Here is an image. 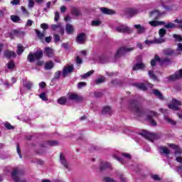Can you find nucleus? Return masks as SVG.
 Wrapping results in <instances>:
<instances>
[{
  "instance_id": "864d4df0",
  "label": "nucleus",
  "mask_w": 182,
  "mask_h": 182,
  "mask_svg": "<svg viewBox=\"0 0 182 182\" xmlns=\"http://www.w3.org/2000/svg\"><path fill=\"white\" fill-rule=\"evenodd\" d=\"M21 11L24 16L27 17L29 16V11H28L25 7L21 6Z\"/></svg>"
},
{
  "instance_id": "603ef678",
  "label": "nucleus",
  "mask_w": 182,
  "mask_h": 182,
  "mask_svg": "<svg viewBox=\"0 0 182 182\" xmlns=\"http://www.w3.org/2000/svg\"><path fill=\"white\" fill-rule=\"evenodd\" d=\"M163 42H164V39L161 38V37L160 38H155L153 41V43H163Z\"/></svg>"
},
{
  "instance_id": "f03ea898",
  "label": "nucleus",
  "mask_w": 182,
  "mask_h": 182,
  "mask_svg": "<svg viewBox=\"0 0 182 182\" xmlns=\"http://www.w3.org/2000/svg\"><path fill=\"white\" fill-rule=\"evenodd\" d=\"M141 136L149 140V141H154V140H159L160 135L148 132L147 131H143L140 133Z\"/></svg>"
},
{
  "instance_id": "20e7f679",
  "label": "nucleus",
  "mask_w": 182,
  "mask_h": 182,
  "mask_svg": "<svg viewBox=\"0 0 182 182\" xmlns=\"http://www.w3.org/2000/svg\"><path fill=\"white\" fill-rule=\"evenodd\" d=\"M115 31L119 33H132L133 30L126 25H121L115 28Z\"/></svg>"
},
{
  "instance_id": "c756f323",
  "label": "nucleus",
  "mask_w": 182,
  "mask_h": 182,
  "mask_svg": "<svg viewBox=\"0 0 182 182\" xmlns=\"http://www.w3.org/2000/svg\"><path fill=\"white\" fill-rule=\"evenodd\" d=\"M101 12H102V14H105V15H113V14H114L113 10L105 7L101 8Z\"/></svg>"
},
{
  "instance_id": "bb28decb",
  "label": "nucleus",
  "mask_w": 182,
  "mask_h": 182,
  "mask_svg": "<svg viewBox=\"0 0 182 182\" xmlns=\"http://www.w3.org/2000/svg\"><path fill=\"white\" fill-rule=\"evenodd\" d=\"M149 16L150 18H154V19H157L159 16H160V11L159 10L152 11L149 14Z\"/></svg>"
},
{
  "instance_id": "052dcab7",
  "label": "nucleus",
  "mask_w": 182,
  "mask_h": 182,
  "mask_svg": "<svg viewBox=\"0 0 182 182\" xmlns=\"http://www.w3.org/2000/svg\"><path fill=\"white\" fill-rule=\"evenodd\" d=\"M41 29H43V31H46V29L49 28V25H48V23H41Z\"/></svg>"
},
{
  "instance_id": "6ab92c4d",
  "label": "nucleus",
  "mask_w": 182,
  "mask_h": 182,
  "mask_svg": "<svg viewBox=\"0 0 182 182\" xmlns=\"http://www.w3.org/2000/svg\"><path fill=\"white\" fill-rule=\"evenodd\" d=\"M112 165L109 162H102L100 166V170L101 171H105V170H107V168H110Z\"/></svg>"
},
{
  "instance_id": "f257e3e1",
  "label": "nucleus",
  "mask_w": 182,
  "mask_h": 182,
  "mask_svg": "<svg viewBox=\"0 0 182 182\" xmlns=\"http://www.w3.org/2000/svg\"><path fill=\"white\" fill-rule=\"evenodd\" d=\"M43 58V51L38 50L34 53H30L27 57L28 60L32 63L35 62V60H39V59H42Z\"/></svg>"
},
{
  "instance_id": "4d7b16f0",
  "label": "nucleus",
  "mask_w": 182,
  "mask_h": 182,
  "mask_svg": "<svg viewBox=\"0 0 182 182\" xmlns=\"http://www.w3.org/2000/svg\"><path fill=\"white\" fill-rule=\"evenodd\" d=\"M48 146H58V141H48L47 142Z\"/></svg>"
},
{
  "instance_id": "4c0bfd02",
  "label": "nucleus",
  "mask_w": 182,
  "mask_h": 182,
  "mask_svg": "<svg viewBox=\"0 0 182 182\" xmlns=\"http://www.w3.org/2000/svg\"><path fill=\"white\" fill-rule=\"evenodd\" d=\"M105 82H106V77H105V76H101L95 80V84L100 85V83H105Z\"/></svg>"
},
{
  "instance_id": "0e129e2a",
  "label": "nucleus",
  "mask_w": 182,
  "mask_h": 182,
  "mask_svg": "<svg viewBox=\"0 0 182 182\" xmlns=\"http://www.w3.org/2000/svg\"><path fill=\"white\" fill-rule=\"evenodd\" d=\"M59 18H60L59 11H55V17H54V21H55V22H58V21H59Z\"/></svg>"
},
{
  "instance_id": "5fc2aeb1",
  "label": "nucleus",
  "mask_w": 182,
  "mask_h": 182,
  "mask_svg": "<svg viewBox=\"0 0 182 182\" xmlns=\"http://www.w3.org/2000/svg\"><path fill=\"white\" fill-rule=\"evenodd\" d=\"M173 38H174L178 42H182V37L180 35L173 34Z\"/></svg>"
},
{
  "instance_id": "39448f33",
  "label": "nucleus",
  "mask_w": 182,
  "mask_h": 182,
  "mask_svg": "<svg viewBox=\"0 0 182 182\" xmlns=\"http://www.w3.org/2000/svg\"><path fill=\"white\" fill-rule=\"evenodd\" d=\"M178 106H182L181 101L173 98L172 99L171 102L168 105V107L172 110H180V107Z\"/></svg>"
},
{
  "instance_id": "a211bd4d",
  "label": "nucleus",
  "mask_w": 182,
  "mask_h": 182,
  "mask_svg": "<svg viewBox=\"0 0 182 182\" xmlns=\"http://www.w3.org/2000/svg\"><path fill=\"white\" fill-rule=\"evenodd\" d=\"M44 53L48 56V58H53V53H55V51L50 47H47L44 49Z\"/></svg>"
},
{
  "instance_id": "c85d7f7f",
  "label": "nucleus",
  "mask_w": 182,
  "mask_h": 182,
  "mask_svg": "<svg viewBox=\"0 0 182 182\" xmlns=\"http://www.w3.org/2000/svg\"><path fill=\"white\" fill-rule=\"evenodd\" d=\"M152 92L154 93V95H155V96H156V97H158V99H160V100H164V97L163 96V94H161V92H160L159 90H153Z\"/></svg>"
},
{
  "instance_id": "e433bc0d",
  "label": "nucleus",
  "mask_w": 182,
  "mask_h": 182,
  "mask_svg": "<svg viewBox=\"0 0 182 182\" xmlns=\"http://www.w3.org/2000/svg\"><path fill=\"white\" fill-rule=\"evenodd\" d=\"M112 113V109L110 107H105L102 109V114H110Z\"/></svg>"
},
{
  "instance_id": "2eb2a0df",
  "label": "nucleus",
  "mask_w": 182,
  "mask_h": 182,
  "mask_svg": "<svg viewBox=\"0 0 182 182\" xmlns=\"http://www.w3.org/2000/svg\"><path fill=\"white\" fill-rule=\"evenodd\" d=\"M182 78V69L178 71H176L175 74L169 77V80H177V79Z\"/></svg>"
},
{
  "instance_id": "7c9ffc66",
  "label": "nucleus",
  "mask_w": 182,
  "mask_h": 182,
  "mask_svg": "<svg viewBox=\"0 0 182 182\" xmlns=\"http://www.w3.org/2000/svg\"><path fill=\"white\" fill-rule=\"evenodd\" d=\"M144 68H145L144 63H136L133 66L132 70H140V69H144Z\"/></svg>"
},
{
  "instance_id": "338daca9",
  "label": "nucleus",
  "mask_w": 182,
  "mask_h": 182,
  "mask_svg": "<svg viewBox=\"0 0 182 182\" xmlns=\"http://www.w3.org/2000/svg\"><path fill=\"white\" fill-rule=\"evenodd\" d=\"M176 50H177L178 52H182V43H178V44H177Z\"/></svg>"
},
{
  "instance_id": "ea45409f",
  "label": "nucleus",
  "mask_w": 182,
  "mask_h": 182,
  "mask_svg": "<svg viewBox=\"0 0 182 182\" xmlns=\"http://www.w3.org/2000/svg\"><path fill=\"white\" fill-rule=\"evenodd\" d=\"M23 47L21 44H18L16 53L18 55H22L23 53Z\"/></svg>"
},
{
  "instance_id": "9d476101",
  "label": "nucleus",
  "mask_w": 182,
  "mask_h": 182,
  "mask_svg": "<svg viewBox=\"0 0 182 182\" xmlns=\"http://www.w3.org/2000/svg\"><path fill=\"white\" fill-rule=\"evenodd\" d=\"M76 42L80 45H83L86 42V33H81L77 36Z\"/></svg>"
},
{
  "instance_id": "37998d69",
  "label": "nucleus",
  "mask_w": 182,
  "mask_h": 182,
  "mask_svg": "<svg viewBox=\"0 0 182 182\" xmlns=\"http://www.w3.org/2000/svg\"><path fill=\"white\" fill-rule=\"evenodd\" d=\"M7 68L10 70H14L15 69V63L14 61H10L7 63Z\"/></svg>"
},
{
  "instance_id": "69168bd1",
  "label": "nucleus",
  "mask_w": 182,
  "mask_h": 182,
  "mask_svg": "<svg viewBox=\"0 0 182 182\" xmlns=\"http://www.w3.org/2000/svg\"><path fill=\"white\" fill-rule=\"evenodd\" d=\"M85 86H86V82H80L77 85L78 89H82V87H85Z\"/></svg>"
},
{
  "instance_id": "8fccbe9b",
  "label": "nucleus",
  "mask_w": 182,
  "mask_h": 182,
  "mask_svg": "<svg viewBox=\"0 0 182 182\" xmlns=\"http://www.w3.org/2000/svg\"><path fill=\"white\" fill-rule=\"evenodd\" d=\"M40 99H42L44 102L48 101V97H46V93L45 92H42L40 95H39Z\"/></svg>"
},
{
  "instance_id": "de8ad7c7",
  "label": "nucleus",
  "mask_w": 182,
  "mask_h": 182,
  "mask_svg": "<svg viewBox=\"0 0 182 182\" xmlns=\"http://www.w3.org/2000/svg\"><path fill=\"white\" fill-rule=\"evenodd\" d=\"M102 24V21L99 20H94L92 21V26H99Z\"/></svg>"
},
{
  "instance_id": "09e8293b",
  "label": "nucleus",
  "mask_w": 182,
  "mask_h": 182,
  "mask_svg": "<svg viewBox=\"0 0 182 182\" xmlns=\"http://www.w3.org/2000/svg\"><path fill=\"white\" fill-rule=\"evenodd\" d=\"M149 76L151 79H153V80H157V77H156L153 71H149Z\"/></svg>"
},
{
  "instance_id": "3c124183",
  "label": "nucleus",
  "mask_w": 182,
  "mask_h": 182,
  "mask_svg": "<svg viewBox=\"0 0 182 182\" xmlns=\"http://www.w3.org/2000/svg\"><path fill=\"white\" fill-rule=\"evenodd\" d=\"M51 5H52V2H50V1L47 2L46 8H44L43 10V12H48V10L50 9Z\"/></svg>"
},
{
  "instance_id": "4be33fe9",
  "label": "nucleus",
  "mask_w": 182,
  "mask_h": 182,
  "mask_svg": "<svg viewBox=\"0 0 182 182\" xmlns=\"http://www.w3.org/2000/svg\"><path fill=\"white\" fill-rule=\"evenodd\" d=\"M65 31L68 33V35H72L73 32H75V28H73V26L70 23H68L65 26Z\"/></svg>"
},
{
  "instance_id": "a18cd8bd",
  "label": "nucleus",
  "mask_w": 182,
  "mask_h": 182,
  "mask_svg": "<svg viewBox=\"0 0 182 182\" xmlns=\"http://www.w3.org/2000/svg\"><path fill=\"white\" fill-rule=\"evenodd\" d=\"M94 73H95L94 70L89 71L87 73L81 75V77L82 79H86V77H89V76H90L91 75H93Z\"/></svg>"
},
{
  "instance_id": "5701e85b",
  "label": "nucleus",
  "mask_w": 182,
  "mask_h": 182,
  "mask_svg": "<svg viewBox=\"0 0 182 182\" xmlns=\"http://www.w3.org/2000/svg\"><path fill=\"white\" fill-rule=\"evenodd\" d=\"M23 87H26L27 90H31L33 86V84L31 81L23 80Z\"/></svg>"
},
{
  "instance_id": "6e6552de",
  "label": "nucleus",
  "mask_w": 182,
  "mask_h": 182,
  "mask_svg": "<svg viewBox=\"0 0 182 182\" xmlns=\"http://www.w3.org/2000/svg\"><path fill=\"white\" fill-rule=\"evenodd\" d=\"M137 14H139V10L137 9H127L125 11V16L129 19L133 18V16H136Z\"/></svg>"
},
{
  "instance_id": "1a4fd4ad",
  "label": "nucleus",
  "mask_w": 182,
  "mask_h": 182,
  "mask_svg": "<svg viewBox=\"0 0 182 182\" xmlns=\"http://www.w3.org/2000/svg\"><path fill=\"white\" fill-rule=\"evenodd\" d=\"M158 114L157 112L150 111L147 115V120H149L151 124V126H157V122L153 120V117H157Z\"/></svg>"
},
{
  "instance_id": "473e14b6",
  "label": "nucleus",
  "mask_w": 182,
  "mask_h": 182,
  "mask_svg": "<svg viewBox=\"0 0 182 182\" xmlns=\"http://www.w3.org/2000/svg\"><path fill=\"white\" fill-rule=\"evenodd\" d=\"M134 85H135L136 87H137L140 90H144V91L147 90V87L146 86V85L143 83L136 82L135 84H134Z\"/></svg>"
},
{
  "instance_id": "79ce46f5",
  "label": "nucleus",
  "mask_w": 182,
  "mask_h": 182,
  "mask_svg": "<svg viewBox=\"0 0 182 182\" xmlns=\"http://www.w3.org/2000/svg\"><path fill=\"white\" fill-rule=\"evenodd\" d=\"M164 25V28H166V29H173V28H176V24L173 23H168L166 24H162Z\"/></svg>"
},
{
  "instance_id": "4468645a",
  "label": "nucleus",
  "mask_w": 182,
  "mask_h": 182,
  "mask_svg": "<svg viewBox=\"0 0 182 182\" xmlns=\"http://www.w3.org/2000/svg\"><path fill=\"white\" fill-rule=\"evenodd\" d=\"M74 67L73 65H67L63 70V76L66 77L69 73H72L73 72Z\"/></svg>"
},
{
  "instance_id": "bf43d9fd",
  "label": "nucleus",
  "mask_w": 182,
  "mask_h": 182,
  "mask_svg": "<svg viewBox=\"0 0 182 182\" xmlns=\"http://www.w3.org/2000/svg\"><path fill=\"white\" fill-rule=\"evenodd\" d=\"M28 8L31 9L35 6V1L33 0H28Z\"/></svg>"
},
{
  "instance_id": "f8f14e48",
  "label": "nucleus",
  "mask_w": 182,
  "mask_h": 182,
  "mask_svg": "<svg viewBox=\"0 0 182 182\" xmlns=\"http://www.w3.org/2000/svg\"><path fill=\"white\" fill-rule=\"evenodd\" d=\"M168 146V147H171V149H173V150H175L174 154L176 157H178V156L181 154L182 151L179 146H177L173 144H169Z\"/></svg>"
},
{
  "instance_id": "0eeeda50",
  "label": "nucleus",
  "mask_w": 182,
  "mask_h": 182,
  "mask_svg": "<svg viewBox=\"0 0 182 182\" xmlns=\"http://www.w3.org/2000/svg\"><path fill=\"white\" fill-rule=\"evenodd\" d=\"M129 107L132 110V112H134L135 113H140L141 112V107L140 104L137 102L136 101H132L129 103Z\"/></svg>"
},
{
  "instance_id": "2f4dec72",
  "label": "nucleus",
  "mask_w": 182,
  "mask_h": 182,
  "mask_svg": "<svg viewBox=\"0 0 182 182\" xmlns=\"http://www.w3.org/2000/svg\"><path fill=\"white\" fill-rule=\"evenodd\" d=\"M163 53L166 56H173V54L174 53V50L171 48H166L163 50Z\"/></svg>"
},
{
  "instance_id": "72a5a7b5",
  "label": "nucleus",
  "mask_w": 182,
  "mask_h": 182,
  "mask_svg": "<svg viewBox=\"0 0 182 182\" xmlns=\"http://www.w3.org/2000/svg\"><path fill=\"white\" fill-rule=\"evenodd\" d=\"M157 62H160V57H159L158 55H155L154 58L151 60V66H152V68H154Z\"/></svg>"
},
{
  "instance_id": "7ed1b4c3",
  "label": "nucleus",
  "mask_w": 182,
  "mask_h": 182,
  "mask_svg": "<svg viewBox=\"0 0 182 182\" xmlns=\"http://www.w3.org/2000/svg\"><path fill=\"white\" fill-rule=\"evenodd\" d=\"M132 50H134V48L122 47L117 51L115 58H122L123 55H125V53H127V52H132Z\"/></svg>"
},
{
  "instance_id": "6e6d98bb",
  "label": "nucleus",
  "mask_w": 182,
  "mask_h": 182,
  "mask_svg": "<svg viewBox=\"0 0 182 182\" xmlns=\"http://www.w3.org/2000/svg\"><path fill=\"white\" fill-rule=\"evenodd\" d=\"M53 38H54V42L55 43H58V42H60V37L59 36V35L54 34Z\"/></svg>"
},
{
  "instance_id": "393cba45",
  "label": "nucleus",
  "mask_w": 182,
  "mask_h": 182,
  "mask_svg": "<svg viewBox=\"0 0 182 182\" xmlns=\"http://www.w3.org/2000/svg\"><path fill=\"white\" fill-rule=\"evenodd\" d=\"M149 25H151V26H160L161 25H166V22L164 21H151L149 22Z\"/></svg>"
},
{
  "instance_id": "f704fd0d",
  "label": "nucleus",
  "mask_w": 182,
  "mask_h": 182,
  "mask_svg": "<svg viewBox=\"0 0 182 182\" xmlns=\"http://www.w3.org/2000/svg\"><path fill=\"white\" fill-rule=\"evenodd\" d=\"M35 32L38 36V38H40L41 41L45 38V32H41V31L36 29Z\"/></svg>"
},
{
  "instance_id": "58836bf2",
  "label": "nucleus",
  "mask_w": 182,
  "mask_h": 182,
  "mask_svg": "<svg viewBox=\"0 0 182 182\" xmlns=\"http://www.w3.org/2000/svg\"><path fill=\"white\" fill-rule=\"evenodd\" d=\"M61 75H63V73H62V71L58 70L56 73H55L54 74V77L53 80H58L60 78Z\"/></svg>"
},
{
  "instance_id": "f3484780",
  "label": "nucleus",
  "mask_w": 182,
  "mask_h": 182,
  "mask_svg": "<svg viewBox=\"0 0 182 182\" xmlns=\"http://www.w3.org/2000/svg\"><path fill=\"white\" fill-rule=\"evenodd\" d=\"M159 151L161 155L164 154V156H168L170 154V149H168V148L166 146H159Z\"/></svg>"
},
{
  "instance_id": "cd10ccee",
  "label": "nucleus",
  "mask_w": 182,
  "mask_h": 182,
  "mask_svg": "<svg viewBox=\"0 0 182 182\" xmlns=\"http://www.w3.org/2000/svg\"><path fill=\"white\" fill-rule=\"evenodd\" d=\"M12 22H15L17 23H22V19L18 16L16 15H11L10 17Z\"/></svg>"
},
{
  "instance_id": "aec40b11",
  "label": "nucleus",
  "mask_w": 182,
  "mask_h": 182,
  "mask_svg": "<svg viewBox=\"0 0 182 182\" xmlns=\"http://www.w3.org/2000/svg\"><path fill=\"white\" fill-rule=\"evenodd\" d=\"M134 26L135 29H137V33L139 35H141V33H144L146 32V28L140 24H135Z\"/></svg>"
},
{
  "instance_id": "a878e982",
  "label": "nucleus",
  "mask_w": 182,
  "mask_h": 182,
  "mask_svg": "<svg viewBox=\"0 0 182 182\" xmlns=\"http://www.w3.org/2000/svg\"><path fill=\"white\" fill-rule=\"evenodd\" d=\"M4 56L7 58H16V54L14 51L6 50L4 52Z\"/></svg>"
},
{
  "instance_id": "13d9d810",
  "label": "nucleus",
  "mask_w": 182,
  "mask_h": 182,
  "mask_svg": "<svg viewBox=\"0 0 182 182\" xmlns=\"http://www.w3.org/2000/svg\"><path fill=\"white\" fill-rule=\"evenodd\" d=\"M104 181H105V182H117V181H116L112 178H109V177L104 178Z\"/></svg>"
},
{
  "instance_id": "e2e57ef3",
  "label": "nucleus",
  "mask_w": 182,
  "mask_h": 182,
  "mask_svg": "<svg viewBox=\"0 0 182 182\" xmlns=\"http://www.w3.org/2000/svg\"><path fill=\"white\" fill-rule=\"evenodd\" d=\"M100 63H107V58H106L105 57H100Z\"/></svg>"
},
{
  "instance_id": "ddd939ff",
  "label": "nucleus",
  "mask_w": 182,
  "mask_h": 182,
  "mask_svg": "<svg viewBox=\"0 0 182 182\" xmlns=\"http://www.w3.org/2000/svg\"><path fill=\"white\" fill-rule=\"evenodd\" d=\"M68 96L70 100H75V102H82L83 100V97L79 96L77 94L70 93Z\"/></svg>"
},
{
  "instance_id": "a19ab883",
  "label": "nucleus",
  "mask_w": 182,
  "mask_h": 182,
  "mask_svg": "<svg viewBox=\"0 0 182 182\" xmlns=\"http://www.w3.org/2000/svg\"><path fill=\"white\" fill-rule=\"evenodd\" d=\"M66 102H68V100H66V97H62L58 100V105H66Z\"/></svg>"
},
{
  "instance_id": "9b49d317",
  "label": "nucleus",
  "mask_w": 182,
  "mask_h": 182,
  "mask_svg": "<svg viewBox=\"0 0 182 182\" xmlns=\"http://www.w3.org/2000/svg\"><path fill=\"white\" fill-rule=\"evenodd\" d=\"M19 170L18 169H14V171L11 173V177L13 180L16 182H26L25 180L19 179Z\"/></svg>"
},
{
  "instance_id": "423d86ee",
  "label": "nucleus",
  "mask_w": 182,
  "mask_h": 182,
  "mask_svg": "<svg viewBox=\"0 0 182 182\" xmlns=\"http://www.w3.org/2000/svg\"><path fill=\"white\" fill-rule=\"evenodd\" d=\"M50 28L52 31L58 32V33H60L62 36L65 35V28H63V26H62V24L60 23H59L58 24H52L50 26Z\"/></svg>"
},
{
  "instance_id": "412c9836",
  "label": "nucleus",
  "mask_w": 182,
  "mask_h": 182,
  "mask_svg": "<svg viewBox=\"0 0 182 182\" xmlns=\"http://www.w3.org/2000/svg\"><path fill=\"white\" fill-rule=\"evenodd\" d=\"M54 67H55V63H53V61L52 60L46 62L44 65V69L46 70H50L53 69Z\"/></svg>"
},
{
  "instance_id": "49530a36",
  "label": "nucleus",
  "mask_w": 182,
  "mask_h": 182,
  "mask_svg": "<svg viewBox=\"0 0 182 182\" xmlns=\"http://www.w3.org/2000/svg\"><path fill=\"white\" fill-rule=\"evenodd\" d=\"M159 36L160 38H164V36L167 33V31L164 28H161L159 31Z\"/></svg>"
},
{
  "instance_id": "774afa93",
  "label": "nucleus",
  "mask_w": 182,
  "mask_h": 182,
  "mask_svg": "<svg viewBox=\"0 0 182 182\" xmlns=\"http://www.w3.org/2000/svg\"><path fill=\"white\" fill-rule=\"evenodd\" d=\"M176 171L178 173H179V174H181V177H182V166H178Z\"/></svg>"
},
{
  "instance_id": "dca6fc26",
  "label": "nucleus",
  "mask_w": 182,
  "mask_h": 182,
  "mask_svg": "<svg viewBox=\"0 0 182 182\" xmlns=\"http://www.w3.org/2000/svg\"><path fill=\"white\" fill-rule=\"evenodd\" d=\"M60 161L65 168H69V162H68V160H66V158L63 154H60Z\"/></svg>"
},
{
  "instance_id": "c03bdc74",
  "label": "nucleus",
  "mask_w": 182,
  "mask_h": 182,
  "mask_svg": "<svg viewBox=\"0 0 182 182\" xmlns=\"http://www.w3.org/2000/svg\"><path fill=\"white\" fill-rule=\"evenodd\" d=\"M164 119L168 123H170V124H172L173 126L176 125V121L168 118L167 116H164Z\"/></svg>"
},
{
  "instance_id": "c9c22d12",
  "label": "nucleus",
  "mask_w": 182,
  "mask_h": 182,
  "mask_svg": "<svg viewBox=\"0 0 182 182\" xmlns=\"http://www.w3.org/2000/svg\"><path fill=\"white\" fill-rule=\"evenodd\" d=\"M117 177L118 178H119L121 182H128L129 179H127V178L124 177V175H123V173H119L117 174Z\"/></svg>"
},
{
  "instance_id": "680f3d73",
  "label": "nucleus",
  "mask_w": 182,
  "mask_h": 182,
  "mask_svg": "<svg viewBox=\"0 0 182 182\" xmlns=\"http://www.w3.org/2000/svg\"><path fill=\"white\" fill-rule=\"evenodd\" d=\"M32 25H33V21L28 19L26 23V28H28V26H32Z\"/></svg>"
},
{
  "instance_id": "b1692460",
  "label": "nucleus",
  "mask_w": 182,
  "mask_h": 182,
  "mask_svg": "<svg viewBox=\"0 0 182 182\" xmlns=\"http://www.w3.org/2000/svg\"><path fill=\"white\" fill-rule=\"evenodd\" d=\"M71 14L74 16H80L82 15V12L80 11V9L76 8V7H73L71 9Z\"/></svg>"
}]
</instances>
